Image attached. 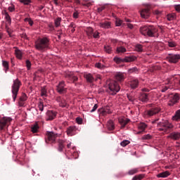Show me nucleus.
I'll list each match as a JSON object with an SVG mask.
<instances>
[{
  "instance_id": "nucleus-1",
  "label": "nucleus",
  "mask_w": 180,
  "mask_h": 180,
  "mask_svg": "<svg viewBox=\"0 0 180 180\" xmlns=\"http://www.w3.org/2000/svg\"><path fill=\"white\" fill-rule=\"evenodd\" d=\"M157 32H158V30L153 25H145L140 28L141 34H143V36H149V37H158V33H157Z\"/></svg>"
},
{
  "instance_id": "nucleus-2",
  "label": "nucleus",
  "mask_w": 180,
  "mask_h": 180,
  "mask_svg": "<svg viewBox=\"0 0 180 180\" xmlns=\"http://www.w3.org/2000/svg\"><path fill=\"white\" fill-rule=\"evenodd\" d=\"M50 40L47 37H44L38 39L35 42V49L42 53L50 49Z\"/></svg>"
},
{
  "instance_id": "nucleus-3",
  "label": "nucleus",
  "mask_w": 180,
  "mask_h": 180,
  "mask_svg": "<svg viewBox=\"0 0 180 180\" xmlns=\"http://www.w3.org/2000/svg\"><path fill=\"white\" fill-rule=\"evenodd\" d=\"M172 129H174V125L168 121L158 123V130L159 131H163V133H166V134H168Z\"/></svg>"
},
{
  "instance_id": "nucleus-4",
  "label": "nucleus",
  "mask_w": 180,
  "mask_h": 180,
  "mask_svg": "<svg viewBox=\"0 0 180 180\" xmlns=\"http://www.w3.org/2000/svg\"><path fill=\"white\" fill-rule=\"evenodd\" d=\"M21 85L22 82H20V80H19V79L13 80V83L11 86V92L13 94L12 97L13 99V102H15V101H16V98H18V94L19 92V89Z\"/></svg>"
},
{
  "instance_id": "nucleus-5",
  "label": "nucleus",
  "mask_w": 180,
  "mask_h": 180,
  "mask_svg": "<svg viewBox=\"0 0 180 180\" xmlns=\"http://www.w3.org/2000/svg\"><path fill=\"white\" fill-rule=\"evenodd\" d=\"M120 91V86L116 81H111L108 84V92L110 95H116Z\"/></svg>"
},
{
  "instance_id": "nucleus-6",
  "label": "nucleus",
  "mask_w": 180,
  "mask_h": 180,
  "mask_svg": "<svg viewBox=\"0 0 180 180\" xmlns=\"http://www.w3.org/2000/svg\"><path fill=\"white\" fill-rule=\"evenodd\" d=\"M11 122H12V118L9 117H4L0 119V130L8 129L11 124Z\"/></svg>"
},
{
  "instance_id": "nucleus-7",
  "label": "nucleus",
  "mask_w": 180,
  "mask_h": 180,
  "mask_svg": "<svg viewBox=\"0 0 180 180\" xmlns=\"http://www.w3.org/2000/svg\"><path fill=\"white\" fill-rule=\"evenodd\" d=\"M179 99H180L179 94L175 93V94H169L168 105L174 106V105H176V103H178V102H179Z\"/></svg>"
},
{
  "instance_id": "nucleus-8",
  "label": "nucleus",
  "mask_w": 180,
  "mask_h": 180,
  "mask_svg": "<svg viewBox=\"0 0 180 180\" xmlns=\"http://www.w3.org/2000/svg\"><path fill=\"white\" fill-rule=\"evenodd\" d=\"M136 58L134 56H127L124 58L115 57L114 61L117 64H120L122 63H131V61H135Z\"/></svg>"
},
{
  "instance_id": "nucleus-9",
  "label": "nucleus",
  "mask_w": 180,
  "mask_h": 180,
  "mask_svg": "<svg viewBox=\"0 0 180 180\" xmlns=\"http://www.w3.org/2000/svg\"><path fill=\"white\" fill-rule=\"evenodd\" d=\"M65 77L67 79V82L69 84H75V85H78L77 81H78V77L74 75L72 72H68L65 75Z\"/></svg>"
},
{
  "instance_id": "nucleus-10",
  "label": "nucleus",
  "mask_w": 180,
  "mask_h": 180,
  "mask_svg": "<svg viewBox=\"0 0 180 180\" xmlns=\"http://www.w3.org/2000/svg\"><path fill=\"white\" fill-rule=\"evenodd\" d=\"M56 117H57V112L49 110L46 112L45 120L46 122L54 120Z\"/></svg>"
},
{
  "instance_id": "nucleus-11",
  "label": "nucleus",
  "mask_w": 180,
  "mask_h": 180,
  "mask_svg": "<svg viewBox=\"0 0 180 180\" xmlns=\"http://www.w3.org/2000/svg\"><path fill=\"white\" fill-rule=\"evenodd\" d=\"M67 89V87H65V82L64 81L60 82L56 86V91L58 92V94H66Z\"/></svg>"
},
{
  "instance_id": "nucleus-12",
  "label": "nucleus",
  "mask_w": 180,
  "mask_h": 180,
  "mask_svg": "<svg viewBox=\"0 0 180 180\" xmlns=\"http://www.w3.org/2000/svg\"><path fill=\"white\" fill-rule=\"evenodd\" d=\"M167 60L169 63H173L174 64H176V63H178V61H179L180 60V55L169 53L167 56Z\"/></svg>"
},
{
  "instance_id": "nucleus-13",
  "label": "nucleus",
  "mask_w": 180,
  "mask_h": 180,
  "mask_svg": "<svg viewBox=\"0 0 180 180\" xmlns=\"http://www.w3.org/2000/svg\"><path fill=\"white\" fill-rule=\"evenodd\" d=\"M151 8V6L150 4L146 5V8H143L141 11V18H143L144 19H147L148 18H150V9Z\"/></svg>"
},
{
  "instance_id": "nucleus-14",
  "label": "nucleus",
  "mask_w": 180,
  "mask_h": 180,
  "mask_svg": "<svg viewBox=\"0 0 180 180\" xmlns=\"http://www.w3.org/2000/svg\"><path fill=\"white\" fill-rule=\"evenodd\" d=\"M47 139L48 140H46V143H49L50 141L51 143H54L56 141V139L58 137V134H55L54 132H47L46 133Z\"/></svg>"
},
{
  "instance_id": "nucleus-15",
  "label": "nucleus",
  "mask_w": 180,
  "mask_h": 180,
  "mask_svg": "<svg viewBox=\"0 0 180 180\" xmlns=\"http://www.w3.org/2000/svg\"><path fill=\"white\" fill-rule=\"evenodd\" d=\"M160 111H161V109H160V108L155 107L146 111V115L148 116H154V115H157V113H160Z\"/></svg>"
},
{
  "instance_id": "nucleus-16",
  "label": "nucleus",
  "mask_w": 180,
  "mask_h": 180,
  "mask_svg": "<svg viewBox=\"0 0 180 180\" xmlns=\"http://www.w3.org/2000/svg\"><path fill=\"white\" fill-rule=\"evenodd\" d=\"M56 101L59 103L60 108H68V103H67L65 99L61 98V96L56 97Z\"/></svg>"
},
{
  "instance_id": "nucleus-17",
  "label": "nucleus",
  "mask_w": 180,
  "mask_h": 180,
  "mask_svg": "<svg viewBox=\"0 0 180 180\" xmlns=\"http://www.w3.org/2000/svg\"><path fill=\"white\" fill-rule=\"evenodd\" d=\"M115 78L117 82H123V81H124V78H126V75L123 72H118L115 73Z\"/></svg>"
},
{
  "instance_id": "nucleus-18",
  "label": "nucleus",
  "mask_w": 180,
  "mask_h": 180,
  "mask_svg": "<svg viewBox=\"0 0 180 180\" xmlns=\"http://www.w3.org/2000/svg\"><path fill=\"white\" fill-rule=\"evenodd\" d=\"M98 111L100 112L101 115H102V116H106V115L112 113V110L109 106L100 108Z\"/></svg>"
},
{
  "instance_id": "nucleus-19",
  "label": "nucleus",
  "mask_w": 180,
  "mask_h": 180,
  "mask_svg": "<svg viewBox=\"0 0 180 180\" xmlns=\"http://www.w3.org/2000/svg\"><path fill=\"white\" fill-rule=\"evenodd\" d=\"M77 129L75 126H70L67 128L66 133L68 136H74L75 132L77 131Z\"/></svg>"
},
{
  "instance_id": "nucleus-20",
  "label": "nucleus",
  "mask_w": 180,
  "mask_h": 180,
  "mask_svg": "<svg viewBox=\"0 0 180 180\" xmlns=\"http://www.w3.org/2000/svg\"><path fill=\"white\" fill-rule=\"evenodd\" d=\"M27 100V96L26 94L22 93L18 101V105L22 107L25 106V102Z\"/></svg>"
},
{
  "instance_id": "nucleus-21",
  "label": "nucleus",
  "mask_w": 180,
  "mask_h": 180,
  "mask_svg": "<svg viewBox=\"0 0 180 180\" xmlns=\"http://www.w3.org/2000/svg\"><path fill=\"white\" fill-rule=\"evenodd\" d=\"M112 22L109 21H103L98 24L102 29H110L112 27Z\"/></svg>"
},
{
  "instance_id": "nucleus-22",
  "label": "nucleus",
  "mask_w": 180,
  "mask_h": 180,
  "mask_svg": "<svg viewBox=\"0 0 180 180\" xmlns=\"http://www.w3.org/2000/svg\"><path fill=\"white\" fill-rule=\"evenodd\" d=\"M130 86L132 89H136L139 86V79L136 78H132L130 80Z\"/></svg>"
},
{
  "instance_id": "nucleus-23",
  "label": "nucleus",
  "mask_w": 180,
  "mask_h": 180,
  "mask_svg": "<svg viewBox=\"0 0 180 180\" xmlns=\"http://www.w3.org/2000/svg\"><path fill=\"white\" fill-rule=\"evenodd\" d=\"M130 122V120L127 118H120L119 119V123L121 124V129H124V127H126V124Z\"/></svg>"
},
{
  "instance_id": "nucleus-24",
  "label": "nucleus",
  "mask_w": 180,
  "mask_h": 180,
  "mask_svg": "<svg viewBox=\"0 0 180 180\" xmlns=\"http://www.w3.org/2000/svg\"><path fill=\"white\" fill-rule=\"evenodd\" d=\"M58 151L61 152L63 150H64V147H65V141H64L62 139H58Z\"/></svg>"
},
{
  "instance_id": "nucleus-25",
  "label": "nucleus",
  "mask_w": 180,
  "mask_h": 180,
  "mask_svg": "<svg viewBox=\"0 0 180 180\" xmlns=\"http://www.w3.org/2000/svg\"><path fill=\"white\" fill-rule=\"evenodd\" d=\"M138 129H139V130H141V131H138L137 134H141V132L144 131V130H146V129H147V125L144 122H141L138 125Z\"/></svg>"
},
{
  "instance_id": "nucleus-26",
  "label": "nucleus",
  "mask_w": 180,
  "mask_h": 180,
  "mask_svg": "<svg viewBox=\"0 0 180 180\" xmlns=\"http://www.w3.org/2000/svg\"><path fill=\"white\" fill-rule=\"evenodd\" d=\"M139 100L141 101V102H148V94L141 93Z\"/></svg>"
},
{
  "instance_id": "nucleus-27",
  "label": "nucleus",
  "mask_w": 180,
  "mask_h": 180,
  "mask_svg": "<svg viewBox=\"0 0 180 180\" xmlns=\"http://www.w3.org/2000/svg\"><path fill=\"white\" fill-rule=\"evenodd\" d=\"M169 137L170 139H172V140H179V139H180V132H172V134H170Z\"/></svg>"
},
{
  "instance_id": "nucleus-28",
  "label": "nucleus",
  "mask_w": 180,
  "mask_h": 180,
  "mask_svg": "<svg viewBox=\"0 0 180 180\" xmlns=\"http://www.w3.org/2000/svg\"><path fill=\"white\" fill-rule=\"evenodd\" d=\"M84 78L86 79V81H87L90 84H92V82H94V81H95L94 76H92L91 75V73L84 75Z\"/></svg>"
},
{
  "instance_id": "nucleus-29",
  "label": "nucleus",
  "mask_w": 180,
  "mask_h": 180,
  "mask_svg": "<svg viewBox=\"0 0 180 180\" xmlns=\"http://www.w3.org/2000/svg\"><path fill=\"white\" fill-rule=\"evenodd\" d=\"M85 32H86L88 37L89 39H92V36L94 34V29L91 27H89L86 29Z\"/></svg>"
},
{
  "instance_id": "nucleus-30",
  "label": "nucleus",
  "mask_w": 180,
  "mask_h": 180,
  "mask_svg": "<svg viewBox=\"0 0 180 180\" xmlns=\"http://www.w3.org/2000/svg\"><path fill=\"white\" fill-rule=\"evenodd\" d=\"M158 178H167V176H169V172L166 171L161 172L157 175Z\"/></svg>"
},
{
  "instance_id": "nucleus-31",
  "label": "nucleus",
  "mask_w": 180,
  "mask_h": 180,
  "mask_svg": "<svg viewBox=\"0 0 180 180\" xmlns=\"http://www.w3.org/2000/svg\"><path fill=\"white\" fill-rule=\"evenodd\" d=\"M15 57L18 58V60H22V57L23 56V53H22V51L19 49H15Z\"/></svg>"
},
{
  "instance_id": "nucleus-32",
  "label": "nucleus",
  "mask_w": 180,
  "mask_h": 180,
  "mask_svg": "<svg viewBox=\"0 0 180 180\" xmlns=\"http://www.w3.org/2000/svg\"><path fill=\"white\" fill-rule=\"evenodd\" d=\"M61 20L62 19L60 17H58L54 19L55 27H60V26H61Z\"/></svg>"
},
{
  "instance_id": "nucleus-33",
  "label": "nucleus",
  "mask_w": 180,
  "mask_h": 180,
  "mask_svg": "<svg viewBox=\"0 0 180 180\" xmlns=\"http://www.w3.org/2000/svg\"><path fill=\"white\" fill-rule=\"evenodd\" d=\"M2 65L4 67V70L5 71L6 73H7L8 70H9V63H8V61L6 60H3Z\"/></svg>"
},
{
  "instance_id": "nucleus-34",
  "label": "nucleus",
  "mask_w": 180,
  "mask_h": 180,
  "mask_svg": "<svg viewBox=\"0 0 180 180\" xmlns=\"http://www.w3.org/2000/svg\"><path fill=\"white\" fill-rule=\"evenodd\" d=\"M107 127H108V130H110V131L115 130V124H113L112 120H109L108 122Z\"/></svg>"
},
{
  "instance_id": "nucleus-35",
  "label": "nucleus",
  "mask_w": 180,
  "mask_h": 180,
  "mask_svg": "<svg viewBox=\"0 0 180 180\" xmlns=\"http://www.w3.org/2000/svg\"><path fill=\"white\" fill-rule=\"evenodd\" d=\"M31 131L32 133H37L39 131V124L35 123L34 125H32Z\"/></svg>"
},
{
  "instance_id": "nucleus-36",
  "label": "nucleus",
  "mask_w": 180,
  "mask_h": 180,
  "mask_svg": "<svg viewBox=\"0 0 180 180\" xmlns=\"http://www.w3.org/2000/svg\"><path fill=\"white\" fill-rule=\"evenodd\" d=\"M172 119L174 120H176V122H178L179 120H180V110H178L176 112V114L174 116L172 117Z\"/></svg>"
},
{
  "instance_id": "nucleus-37",
  "label": "nucleus",
  "mask_w": 180,
  "mask_h": 180,
  "mask_svg": "<svg viewBox=\"0 0 180 180\" xmlns=\"http://www.w3.org/2000/svg\"><path fill=\"white\" fill-rule=\"evenodd\" d=\"M116 51L119 54L120 53H126L127 50L124 46H117Z\"/></svg>"
},
{
  "instance_id": "nucleus-38",
  "label": "nucleus",
  "mask_w": 180,
  "mask_h": 180,
  "mask_svg": "<svg viewBox=\"0 0 180 180\" xmlns=\"http://www.w3.org/2000/svg\"><path fill=\"white\" fill-rule=\"evenodd\" d=\"M135 49H136V51H138L139 53H143V45L141 44H136Z\"/></svg>"
},
{
  "instance_id": "nucleus-39",
  "label": "nucleus",
  "mask_w": 180,
  "mask_h": 180,
  "mask_svg": "<svg viewBox=\"0 0 180 180\" xmlns=\"http://www.w3.org/2000/svg\"><path fill=\"white\" fill-rule=\"evenodd\" d=\"M95 67L99 68V70H105V68H106V66L101 63H96Z\"/></svg>"
},
{
  "instance_id": "nucleus-40",
  "label": "nucleus",
  "mask_w": 180,
  "mask_h": 180,
  "mask_svg": "<svg viewBox=\"0 0 180 180\" xmlns=\"http://www.w3.org/2000/svg\"><path fill=\"white\" fill-rule=\"evenodd\" d=\"M146 176V174H139L133 177L132 180H141Z\"/></svg>"
},
{
  "instance_id": "nucleus-41",
  "label": "nucleus",
  "mask_w": 180,
  "mask_h": 180,
  "mask_svg": "<svg viewBox=\"0 0 180 180\" xmlns=\"http://www.w3.org/2000/svg\"><path fill=\"white\" fill-rule=\"evenodd\" d=\"M5 19L7 21V22L8 23V25H11L12 20H11V16L9 15V14L8 13V12H5Z\"/></svg>"
},
{
  "instance_id": "nucleus-42",
  "label": "nucleus",
  "mask_w": 180,
  "mask_h": 180,
  "mask_svg": "<svg viewBox=\"0 0 180 180\" xmlns=\"http://www.w3.org/2000/svg\"><path fill=\"white\" fill-rule=\"evenodd\" d=\"M142 140H151L153 139V136H151L150 134L143 135L142 136Z\"/></svg>"
},
{
  "instance_id": "nucleus-43",
  "label": "nucleus",
  "mask_w": 180,
  "mask_h": 180,
  "mask_svg": "<svg viewBox=\"0 0 180 180\" xmlns=\"http://www.w3.org/2000/svg\"><path fill=\"white\" fill-rule=\"evenodd\" d=\"M41 96H47V89L45 87H41Z\"/></svg>"
},
{
  "instance_id": "nucleus-44",
  "label": "nucleus",
  "mask_w": 180,
  "mask_h": 180,
  "mask_svg": "<svg viewBox=\"0 0 180 180\" xmlns=\"http://www.w3.org/2000/svg\"><path fill=\"white\" fill-rule=\"evenodd\" d=\"M129 144H130V141L129 140H124L120 143L122 147H126V146H129Z\"/></svg>"
},
{
  "instance_id": "nucleus-45",
  "label": "nucleus",
  "mask_w": 180,
  "mask_h": 180,
  "mask_svg": "<svg viewBox=\"0 0 180 180\" xmlns=\"http://www.w3.org/2000/svg\"><path fill=\"white\" fill-rule=\"evenodd\" d=\"M137 172H139V169L135 168V169H132L131 170H129L128 172L129 175H134V174H137Z\"/></svg>"
},
{
  "instance_id": "nucleus-46",
  "label": "nucleus",
  "mask_w": 180,
  "mask_h": 180,
  "mask_svg": "<svg viewBox=\"0 0 180 180\" xmlns=\"http://www.w3.org/2000/svg\"><path fill=\"white\" fill-rule=\"evenodd\" d=\"M100 34L101 33H99V32L95 31L93 32L92 37H94V39H99V37H101Z\"/></svg>"
},
{
  "instance_id": "nucleus-47",
  "label": "nucleus",
  "mask_w": 180,
  "mask_h": 180,
  "mask_svg": "<svg viewBox=\"0 0 180 180\" xmlns=\"http://www.w3.org/2000/svg\"><path fill=\"white\" fill-rule=\"evenodd\" d=\"M104 50L105 53H108V54H110V53H112V47H110V46H105Z\"/></svg>"
},
{
  "instance_id": "nucleus-48",
  "label": "nucleus",
  "mask_w": 180,
  "mask_h": 180,
  "mask_svg": "<svg viewBox=\"0 0 180 180\" xmlns=\"http://www.w3.org/2000/svg\"><path fill=\"white\" fill-rule=\"evenodd\" d=\"M167 20L171 21V20H174V19H175L176 15H175V14L172 13V14L167 15Z\"/></svg>"
},
{
  "instance_id": "nucleus-49",
  "label": "nucleus",
  "mask_w": 180,
  "mask_h": 180,
  "mask_svg": "<svg viewBox=\"0 0 180 180\" xmlns=\"http://www.w3.org/2000/svg\"><path fill=\"white\" fill-rule=\"evenodd\" d=\"M105 9H108V5H104L101 7L98 8L97 11L98 13H101L103 11H105Z\"/></svg>"
},
{
  "instance_id": "nucleus-50",
  "label": "nucleus",
  "mask_w": 180,
  "mask_h": 180,
  "mask_svg": "<svg viewBox=\"0 0 180 180\" xmlns=\"http://www.w3.org/2000/svg\"><path fill=\"white\" fill-rule=\"evenodd\" d=\"M25 22H28L29 25L30 26H33V20H32V18H26L24 20Z\"/></svg>"
},
{
  "instance_id": "nucleus-51",
  "label": "nucleus",
  "mask_w": 180,
  "mask_h": 180,
  "mask_svg": "<svg viewBox=\"0 0 180 180\" xmlns=\"http://www.w3.org/2000/svg\"><path fill=\"white\" fill-rule=\"evenodd\" d=\"M20 2L21 4H23L24 5H29V4L32 3L31 0H20Z\"/></svg>"
},
{
  "instance_id": "nucleus-52",
  "label": "nucleus",
  "mask_w": 180,
  "mask_h": 180,
  "mask_svg": "<svg viewBox=\"0 0 180 180\" xmlns=\"http://www.w3.org/2000/svg\"><path fill=\"white\" fill-rule=\"evenodd\" d=\"M128 72H129V74H133V72H137V68H132L131 69L128 70Z\"/></svg>"
},
{
  "instance_id": "nucleus-53",
  "label": "nucleus",
  "mask_w": 180,
  "mask_h": 180,
  "mask_svg": "<svg viewBox=\"0 0 180 180\" xmlns=\"http://www.w3.org/2000/svg\"><path fill=\"white\" fill-rule=\"evenodd\" d=\"M115 23H116V26H122L123 23V20L120 19H117Z\"/></svg>"
},
{
  "instance_id": "nucleus-54",
  "label": "nucleus",
  "mask_w": 180,
  "mask_h": 180,
  "mask_svg": "<svg viewBox=\"0 0 180 180\" xmlns=\"http://www.w3.org/2000/svg\"><path fill=\"white\" fill-rule=\"evenodd\" d=\"M26 67H27V70H30V68L32 67V63H30V60H26Z\"/></svg>"
},
{
  "instance_id": "nucleus-55",
  "label": "nucleus",
  "mask_w": 180,
  "mask_h": 180,
  "mask_svg": "<svg viewBox=\"0 0 180 180\" xmlns=\"http://www.w3.org/2000/svg\"><path fill=\"white\" fill-rule=\"evenodd\" d=\"M79 17V13H78V11H75L73 13L74 19H78Z\"/></svg>"
},
{
  "instance_id": "nucleus-56",
  "label": "nucleus",
  "mask_w": 180,
  "mask_h": 180,
  "mask_svg": "<svg viewBox=\"0 0 180 180\" xmlns=\"http://www.w3.org/2000/svg\"><path fill=\"white\" fill-rule=\"evenodd\" d=\"M168 46L169 47H176V44L174 41H170V42H168Z\"/></svg>"
},
{
  "instance_id": "nucleus-57",
  "label": "nucleus",
  "mask_w": 180,
  "mask_h": 180,
  "mask_svg": "<svg viewBox=\"0 0 180 180\" xmlns=\"http://www.w3.org/2000/svg\"><path fill=\"white\" fill-rule=\"evenodd\" d=\"M127 98L130 102H134V97L131 95H127Z\"/></svg>"
},
{
  "instance_id": "nucleus-58",
  "label": "nucleus",
  "mask_w": 180,
  "mask_h": 180,
  "mask_svg": "<svg viewBox=\"0 0 180 180\" xmlns=\"http://www.w3.org/2000/svg\"><path fill=\"white\" fill-rule=\"evenodd\" d=\"M98 109V104H95L93 108L90 110L91 113H93V112H95Z\"/></svg>"
},
{
  "instance_id": "nucleus-59",
  "label": "nucleus",
  "mask_w": 180,
  "mask_h": 180,
  "mask_svg": "<svg viewBox=\"0 0 180 180\" xmlns=\"http://www.w3.org/2000/svg\"><path fill=\"white\" fill-rule=\"evenodd\" d=\"M39 110H41V112H43V110L44 109V105H43V103H40L39 104Z\"/></svg>"
},
{
  "instance_id": "nucleus-60",
  "label": "nucleus",
  "mask_w": 180,
  "mask_h": 180,
  "mask_svg": "<svg viewBox=\"0 0 180 180\" xmlns=\"http://www.w3.org/2000/svg\"><path fill=\"white\" fill-rule=\"evenodd\" d=\"M49 30L51 32H53L54 30V25H53V23H51L49 25Z\"/></svg>"
},
{
  "instance_id": "nucleus-61",
  "label": "nucleus",
  "mask_w": 180,
  "mask_h": 180,
  "mask_svg": "<svg viewBox=\"0 0 180 180\" xmlns=\"http://www.w3.org/2000/svg\"><path fill=\"white\" fill-rule=\"evenodd\" d=\"M76 122L78 123V124H81L82 123V119H81L80 117H77Z\"/></svg>"
},
{
  "instance_id": "nucleus-62",
  "label": "nucleus",
  "mask_w": 180,
  "mask_h": 180,
  "mask_svg": "<svg viewBox=\"0 0 180 180\" xmlns=\"http://www.w3.org/2000/svg\"><path fill=\"white\" fill-rule=\"evenodd\" d=\"M168 91V86H165L162 87L161 92H167Z\"/></svg>"
},
{
  "instance_id": "nucleus-63",
  "label": "nucleus",
  "mask_w": 180,
  "mask_h": 180,
  "mask_svg": "<svg viewBox=\"0 0 180 180\" xmlns=\"http://www.w3.org/2000/svg\"><path fill=\"white\" fill-rule=\"evenodd\" d=\"M174 8L177 12H180V4L174 6Z\"/></svg>"
},
{
  "instance_id": "nucleus-64",
  "label": "nucleus",
  "mask_w": 180,
  "mask_h": 180,
  "mask_svg": "<svg viewBox=\"0 0 180 180\" xmlns=\"http://www.w3.org/2000/svg\"><path fill=\"white\" fill-rule=\"evenodd\" d=\"M8 11L10 12H13V11H15V6H11L8 7Z\"/></svg>"
}]
</instances>
